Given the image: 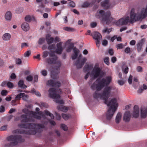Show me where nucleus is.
I'll return each mask as SVG.
<instances>
[{
  "label": "nucleus",
  "instance_id": "f257e3e1",
  "mask_svg": "<svg viewBox=\"0 0 147 147\" xmlns=\"http://www.w3.org/2000/svg\"><path fill=\"white\" fill-rule=\"evenodd\" d=\"M111 88L110 87L106 88L102 95L100 94L97 93L96 91L94 94L95 98H98L103 100L105 103L108 106H110V108L107 111L106 117L107 119L110 120L112 117L115 111L116 110L118 106V104L117 103L116 100L114 98L112 99L110 102L108 100V98L110 95V91Z\"/></svg>",
  "mask_w": 147,
  "mask_h": 147
},
{
  "label": "nucleus",
  "instance_id": "f03ea898",
  "mask_svg": "<svg viewBox=\"0 0 147 147\" xmlns=\"http://www.w3.org/2000/svg\"><path fill=\"white\" fill-rule=\"evenodd\" d=\"M147 16V5L146 8L144 9L140 14L134 13V10L132 9L131 12L130 19L129 16L124 17L116 21L115 24L117 26L126 24L129 22H132L134 21L145 18Z\"/></svg>",
  "mask_w": 147,
  "mask_h": 147
},
{
  "label": "nucleus",
  "instance_id": "7ed1b4c3",
  "mask_svg": "<svg viewBox=\"0 0 147 147\" xmlns=\"http://www.w3.org/2000/svg\"><path fill=\"white\" fill-rule=\"evenodd\" d=\"M111 81V77H108L105 79L102 80L100 82L98 83V81L97 80L94 85L92 86L91 88L92 89L95 88L96 91L100 90L105 86L109 84Z\"/></svg>",
  "mask_w": 147,
  "mask_h": 147
},
{
  "label": "nucleus",
  "instance_id": "20e7f679",
  "mask_svg": "<svg viewBox=\"0 0 147 147\" xmlns=\"http://www.w3.org/2000/svg\"><path fill=\"white\" fill-rule=\"evenodd\" d=\"M57 92L54 88L50 89L49 91V96L54 99V100L59 104H62L64 101L60 98V95Z\"/></svg>",
  "mask_w": 147,
  "mask_h": 147
},
{
  "label": "nucleus",
  "instance_id": "39448f33",
  "mask_svg": "<svg viewBox=\"0 0 147 147\" xmlns=\"http://www.w3.org/2000/svg\"><path fill=\"white\" fill-rule=\"evenodd\" d=\"M111 14L109 11H108L106 13L103 10H100L98 12H97L96 14V16L97 18H102V20L104 19H111V18L110 17Z\"/></svg>",
  "mask_w": 147,
  "mask_h": 147
},
{
  "label": "nucleus",
  "instance_id": "423d86ee",
  "mask_svg": "<svg viewBox=\"0 0 147 147\" xmlns=\"http://www.w3.org/2000/svg\"><path fill=\"white\" fill-rule=\"evenodd\" d=\"M94 39L96 40V44L97 47H99L100 45V40L102 39V36L98 32H94L92 35Z\"/></svg>",
  "mask_w": 147,
  "mask_h": 147
},
{
  "label": "nucleus",
  "instance_id": "0eeeda50",
  "mask_svg": "<svg viewBox=\"0 0 147 147\" xmlns=\"http://www.w3.org/2000/svg\"><path fill=\"white\" fill-rule=\"evenodd\" d=\"M100 73V69L98 67V64H96L93 69L92 74L90 76L92 78H96L98 77Z\"/></svg>",
  "mask_w": 147,
  "mask_h": 147
},
{
  "label": "nucleus",
  "instance_id": "6e6552de",
  "mask_svg": "<svg viewBox=\"0 0 147 147\" xmlns=\"http://www.w3.org/2000/svg\"><path fill=\"white\" fill-rule=\"evenodd\" d=\"M140 115V110L138 107L137 106L134 107V110L132 113V116L134 117L137 118Z\"/></svg>",
  "mask_w": 147,
  "mask_h": 147
},
{
  "label": "nucleus",
  "instance_id": "1a4fd4ad",
  "mask_svg": "<svg viewBox=\"0 0 147 147\" xmlns=\"http://www.w3.org/2000/svg\"><path fill=\"white\" fill-rule=\"evenodd\" d=\"M147 115V108L142 107L140 110V116L142 118L146 117Z\"/></svg>",
  "mask_w": 147,
  "mask_h": 147
},
{
  "label": "nucleus",
  "instance_id": "9d476101",
  "mask_svg": "<svg viewBox=\"0 0 147 147\" xmlns=\"http://www.w3.org/2000/svg\"><path fill=\"white\" fill-rule=\"evenodd\" d=\"M21 27L22 29L25 32L28 31L30 29L29 24L26 22H24L22 24Z\"/></svg>",
  "mask_w": 147,
  "mask_h": 147
},
{
  "label": "nucleus",
  "instance_id": "9b49d317",
  "mask_svg": "<svg viewBox=\"0 0 147 147\" xmlns=\"http://www.w3.org/2000/svg\"><path fill=\"white\" fill-rule=\"evenodd\" d=\"M130 115L129 111H126L124 114L123 117V120L125 122L129 121L130 120Z\"/></svg>",
  "mask_w": 147,
  "mask_h": 147
},
{
  "label": "nucleus",
  "instance_id": "f8f14e48",
  "mask_svg": "<svg viewBox=\"0 0 147 147\" xmlns=\"http://www.w3.org/2000/svg\"><path fill=\"white\" fill-rule=\"evenodd\" d=\"M12 17V13L10 11H7L5 15L4 18L6 21H10Z\"/></svg>",
  "mask_w": 147,
  "mask_h": 147
},
{
  "label": "nucleus",
  "instance_id": "ddd939ff",
  "mask_svg": "<svg viewBox=\"0 0 147 147\" xmlns=\"http://www.w3.org/2000/svg\"><path fill=\"white\" fill-rule=\"evenodd\" d=\"M48 85L52 86H60V83L58 82H55L53 81L50 80L47 83Z\"/></svg>",
  "mask_w": 147,
  "mask_h": 147
},
{
  "label": "nucleus",
  "instance_id": "4468645a",
  "mask_svg": "<svg viewBox=\"0 0 147 147\" xmlns=\"http://www.w3.org/2000/svg\"><path fill=\"white\" fill-rule=\"evenodd\" d=\"M2 38L3 40L4 41H8L10 39L11 35L9 33H5L3 35Z\"/></svg>",
  "mask_w": 147,
  "mask_h": 147
},
{
  "label": "nucleus",
  "instance_id": "2eb2a0df",
  "mask_svg": "<svg viewBox=\"0 0 147 147\" xmlns=\"http://www.w3.org/2000/svg\"><path fill=\"white\" fill-rule=\"evenodd\" d=\"M24 20L27 22H30L34 20V17L32 15H28L25 17Z\"/></svg>",
  "mask_w": 147,
  "mask_h": 147
},
{
  "label": "nucleus",
  "instance_id": "dca6fc26",
  "mask_svg": "<svg viewBox=\"0 0 147 147\" xmlns=\"http://www.w3.org/2000/svg\"><path fill=\"white\" fill-rule=\"evenodd\" d=\"M62 43V42H60L57 44L56 52L58 54H60L62 51V48L61 47Z\"/></svg>",
  "mask_w": 147,
  "mask_h": 147
},
{
  "label": "nucleus",
  "instance_id": "f3484780",
  "mask_svg": "<svg viewBox=\"0 0 147 147\" xmlns=\"http://www.w3.org/2000/svg\"><path fill=\"white\" fill-rule=\"evenodd\" d=\"M74 54L72 56V59H76L78 55V54L79 52V51L76 48H74L73 49Z\"/></svg>",
  "mask_w": 147,
  "mask_h": 147
},
{
  "label": "nucleus",
  "instance_id": "a211bd4d",
  "mask_svg": "<svg viewBox=\"0 0 147 147\" xmlns=\"http://www.w3.org/2000/svg\"><path fill=\"white\" fill-rule=\"evenodd\" d=\"M121 114L120 113H118L115 118V121L117 123H119L121 121Z\"/></svg>",
  "mask_w": 147,
  "mask_h": 147
},
{
  "label": "nucleus",
  "instance_id": "6ab92c4d",
  "mask_svg": "<svg viewBox=\"0 0 147 147\" xmlns=\"http://www.w3.org/2000/svg\"><path fill=\"white\" fill-rule=\"evenodd\" d=\"M46 40L49 44H50L53 42V38L50 37V35L48 34L46 37Z\"/></svg>",
  "mask_w": 147,
  "mask_h": 147
},
{
  "label": "nucleus",
  "instance_id": "aec40b11",
  "mask_svg": "<svg viewBox=\"0 0 147 147\" xmlns=\"http://www.w3.org/2000/svg\"><path fill=\"white\" fill-rule=\"evenodd\" d=\"M18 86L21 88L25 89L27 87V86L24 84V81L22 80H20L18 83Z\"/></svg>",
  "mask_w": 147,
  "mask_h": 147
},
{
  "label": "nucleus",
  "instance_id": "412c9836",
  "mask_svg": "<svg viewBox=\"0 0 147 147\" xmlns=\"http://www.w3.org/2000/svg\"><path fill=\"white\" fill-rule=\"evenodd\" d=\"M24 93H20L17 95L16 97V98L17 99H20L21 98H22L23 100L26 99L24 97Z\"/></svg>",
  "mask_w": 147,
  "mask_h": 147
},
{
  "label": "nucleus",
  "instance_id": "4be33fe9",
  "mask_svg": "<svg viewBox=\"0 0 147 147\" xmlns=\"http://www.w3.org/2000/svg\"><path fill=\"white\" fill-rule=\"evenodd\" d=\"M24 11L23 8L22 7H18L15 10V12L18 14L21 13Z\"/></svg>",
  "mask_w": 147,
  "mask_h": 147
},
{
  "label": "nucleus",
  "instance_id": "5701e85b",
  "mask_svg": "<svg viewBox=\"0 0 147 147\" xmlns=\"http://www.w3.org/2000/svg\"><path fill=\"white\" fill-rule=\"evenodd\" d=\"M122 69L124 73L125 74L127 73L128 72V68L125 64L123 65L122 66Z\"/></svg>",
  "mask_w": 147,
  "mask_h": 147
},
{
  "label": "nucleus",
  "instance_id": "b1692460",
  "mask_svg": "<svg viewBox=\"0 0 147 147\" xmlns=\"http://www.w3.org/2000/svg\"><path fill=\"white\" fill-rule=\"evenodd\" d=\"M7 86L8 87L10 88H12L14 87L13 83L10 82H7Z\"/></svg>",
  "mask_w": 147,
  "mask_h": 147
},
{
  "label": "nucleus",
  "instance_id": "393cba45",
  "mask_svg": "<svg viewBox=\"0 0 147 147\" xmlns=\"http://www.w3.org/2000/svg\"><path fill=\"white\" fill-rule=\"evenodd\" d=\"M59 109L63 112L67 111V109L66 107L63 106H61L58 108Z\"/></svg>",
  "mask_w": 147,
  "mask_h": 147
},
{
  "label": "nucleus",
  "instance_id": "a878e982",
  "mask_svg": "<svg viewBox=\"0 0 147 147\" xmlns=\"http://www.w3.org/2000/svg\"><path fill=\"white\" fill-rule=\"evenodd\" d=\"M31 52L30 51H27L24 54V56L25 57H28L31 54Z\"/></svg>",
  "mask_w": 147,
  "mask_h": 147
},
{
  "label": "nucleus",
  "instance_id": "bb28decb",
  "mask_svg": "<svg viewBox=\"0 0 147 147\" xmlns=\"http://www.w3.org/2000/svg\"><path fill=\"white\" fill-rule=\"evenodd\" d=\"M45 113L46 115H49L50 117L52 119H53L54 118V117L53 115L52 114L50 113L49 111H45Z\"/></svg>",
  "mask_w": 147,
  "mask_h": 147
},
{
  "label": "nucleus",
  "instance_id": "cd10ccee",
  "mask_svg": "<svg viewBox=\"0 0 147 147\" xmlns=\"http://www.w3.org/2000/svg\"><path fill=\"white\" fill-rule=\"evenodd\" d=\"M22 63V60L18 58L16 59V64L20 65Z\"/></svg>",
  "mask_w": 147,
  "mask_h": 147
},
{
  "label": "nucleus",
  "instance_id": "c85d7f7f",
  "mask_svg": "<svg viewBox=\"0 0 147 147\" xmlns=\"http://www.w3.org/2000/svg\"><path fill=\"white\" fill-rule=\"evenodd\" d=\"M10 78L12 80H14L16 78V76L14 73H12L11 74L10 76Z\"/></svg>",
  "mask_w": 147,
  "mask_h": 147
},
{
  "label": "nucleus",
  "instance_id": "c756f323",
  "mask_svg": "<svg viewBox=\"0 0 147 147\" xmlns=\"http://www.w3.org/2000/svg\"><path fill=\"white\" fill-rule=\"evenodd\" d=\"M32 76L31 75H29L26 77V80L28 81H31L32 80Z\"/></svg>",
  "mask_w": 147,
  "mask_h": 147
},
{
  "label": "nucleus",
  "instance_id": "7c9ffc66",
  "mask_svg": "<svg viewBox=\"0 0 147 147\" xmlns=\"http://www.w3.org/2000/svg\"><path fill=\"white\" fill-rule=\"evenodd\" d=\"M61 128L64 131H66L67 129V127L66 125L64 124H62L61 125Z\"/></svg>",
  "mask_w": 147,
  "mask_h": 147
},
{
  "label": "nucleus",
  "instance_id": "2f4dec72",
  "mask_svg": "<svg viewBox=\"0 0 147 147\" xmlns=\"http://www.w3.org/2000/svg\"><path fill=\"white\" fill-rule=\"evenodd\" d=\"M62 115L63 117L65 120H67L69 118V116L67 115L63 114Z\"/></svg>",
  "mask_w": 147,
  "mask_h": 147
},
{
  "label": "nucleus",
  "instance_id": "473e14b6",
  "mask_svg": "<svg viewBox=\"0 0 147 147\" xmlns=\"http://www.w3.org/2000/svg\"><path fill=\"white\" fill-rule=\"evenodd\" d=\"M32 92L38 96H40V94L38 92L34 90Z\"/></svg>",
  "mask_w": 147,
  "mask_h": 147
},
{
  "label": "nucleus",
  "instance_id": "72a5a7b5",
  "mask_svg": "<svg viewBox=\"0 0 147 147\" xmlns=\"http://www.w3.org/2000/svg\"><path fill=\"white\" fill-rule=\"evenodd\" d=\"M132 81V76L130 75L128 79V82L129 84H131Z\"/></svg>",
  "mask_w": 147,
  "mask_h": 147
},
{
  "label": "nucleus",
  "instance_id": "f704fd0d",
  "mask_svg": "<svg viewBox=\"0 0 147 147\" xmlns=\"http://www.w3.org/2000/svg\"><path fill=\"white\" fill-rule=\"evenodd\" d=\"M105 1V2H104L105 3H104V4H103V2H102L101 5L103 6H106L107 7L108 5H109L108 4V1L107 0H106Z\"/></svg>",
  "mask_w": 147,
  "mask_h": 147
},
{
  "label": "nucleus",
  "instance_id": "c9c22d12",
  "mask_svg": "<svg viewBox=\"0 0 147 147\" xmlns=\"http://www.w3.org/2000/svg\"><path fill=\"white\" fill-rule=\"evenodd\" d=\"M116 47L117 49H122L123 47V46L122 44H119L117 45H116Z\"/></svg>",
  "mask_w": 147,
  "mask_h": 147
},
{
  "label": "nucleus",
  "instance_id": "e433bc0d",
  "mask_svg": "<svg viewBox=\"0 0 147 147\" xmlns=\"http://www.w3.org/2000/svg\"><path fill=\"white\" fill-rule=\"evenodd\" d=\"M45 41V39L43 38H40L38 41V43L39 44H41L43 43Z\"/></svg>",
  "mask_w": 147,
  "mask_h": 147
},
{
  "label": "nucleus",
  "instance_id": "4c0bfd02",
  "mask_svg": "<svg viewBox=\"0 0 147 147\" xmlns=\"http://www.w3.org/2000/svg\"><path fill=\"white\" fill-rule=\"evenodd\" d=\"M7 92H8L7 90H3L1 92V94L3 96H5L6 95Z\"/></svg>",
  "mask_w": 147,
  "mask_h": 147
},
{
  "label": "nucleus",
  "instance_id": "58836bf2",
  "mask_svg": "<svg viewBox=\"0 0 147 147\" xmlns=\"http://www.w3.org/2000/svg\"><path fill=\"white\" fill-rule=\"evenodd\" d=\"M105 62L107 65H109V58L108 57H106L105 59Z\"/></svg>",
  "mask_w": 147,
  "mask_h": 147
},
{
  "label": "nucleus",
  "instance_id": "ea45409f",
  "mask_svg": "<svg viewBox=\"0 0 147 147\" xmlns=\"http://www.w3.org/2000/svg\"><path fill=\"white\" fill-rule=\"evenodd\" d=\"M41 74L44 76H45L47 75V71L45 70H43L41 71Z\"/></svg>",
  "mask_w": 147,
  "mask_h": 147
},
{
  "label": "nucleus",
  "instance_id": "a19ab883",
  "mask_svg": "<svg viewBox=\"0 0 147 147\" xmlns=\"http://www.w3.org/2000/svg\"><path fill=\"white\" fill-rule=\"evenodd\" d=\"M28 46V44L27 43H23L22 44L21 46L22 47H27Z\"/></svg>",
  "mask_w": 147,
  "mask_h": 147
},
{
  "label": "nucleus",
  "instance_id": "79ce46f5",
  "mask_svg": "<svg viewBox=\"0 0 147 147\" xmlns=\"http://www.w3.org/2000/svg\"><path fill=\"white\" fill-rule=\"evenodd\" d=\"M64 29L67 31H71L73 29L70 28L68 27H65L64 28Z\"/></svg>",
  "mask_w": 147,
  "mask_h": 147
},
{
  "label": "nucleus",
  "instance_id": "37998d69",
  "mask_svg": "<svg viewBox=\"0 0 147 147\" xmlns=\"http://www.w3.org/2000/svg\"><path fill=\"white\" fill-rule=\"evenodd\" d=\"M108 42L106 40H103L102 42V44L104 46H105L107 45Z\"/></svg>",
  "mask_w": 147,
  "mask_h": 147
},
{
  "label": "nucleus",
  "instance_id": "c03bdc74",
  "mask_svg": "<svg viewBox=\"0 0 147 147\" xmlns=\"http://www.w3.org/2000/svg\"><path fill=\"white\" fill-rule=\"evenodd\" d=\"M117 60V59L115 57H113L111 58V62L113 63H115Z\"/></svg>",
  "mask_w": 147,
  "mask_h": 147
},
{
  "label": "nucleus",
  "instance_id": "a18cd8bd",
  "mask_svg": "<svg viewBox=\"0 0 147 147\" xmlns=\"http://www.w3.org/2000/svg\"><path fill=\"white\" fill-rule=\"evenodd\" d=\"M5 108L3 106H1L0 107V112L1 113H2V112H4L5 111Z\"/></svg>",
  "mask_w": 147,
  "mask_h": 147
},
{
  "label": "nucleus",
  "instance_id": "49530a36",
  "mask_svg": "<svg viewBox=\"0 0 147 147\" xmlns=\"http://www.w3.org/2000/svg\"><path fill=\"white\" fill-rule=\"evenodd\" d=\"M130 51V49L129 47L126 48L125 50V52L127 53H129Z\"/></svg>",
  "mask_w": 147,
  "mask_h": 147
},
{
  "label": "nucleus",
  "instance_id": "de8ad7c7",
  "mask_svg": "<svg viewBox=\"0 0 147 147\" xmlns=\"http://www.w3.org/2000/svg\"><path fill=\"white\" fill-rule=\"evenodd\" d=\"M5 64L4 61L0 58V66L3 65Z\"/></svg>",
  "mask_w": 147,
  "mask_h": 147
},
{
  "label": "nucleus",
  "instance_id": "09e8293b",
  "mask_svg": "<svg viewBox=\"0 0 147 147\" xmlns=\"http://www.w3.org/2000/svg\"><path fill=\"white\" fill-rule=\"evenodd\" d=\"M118 84L121 85H122L124 84V81L123 80H119L118 81Z\"/></svg>",
  "mask_w": 147,
  "mask_h": 147
},
{
  "label": "nucleus",
  "instance_id": "8fccbe9b",
  "mask_svg": "<svg viewBox=\"0 0 147 147\" xmlns=\"http://www.w3.org/2000/svg\"><path fill=\"white\" fill-rule=\"evenodd\" d=\"M69 6L72 7H74L75 6V4L73 1H71L70 2Z\"/></svg>",
  "mask_w": 147,
  "mask_h": 147
},
{
  "label": "nucleus",
  "instance_id": "3c124183",
  "mask_svg": "<svg viewBox=\"0 0 147 147\" xmlns=\"http://www.w3.org/2000/svg\"><path fill=\"white\" fill-rule=\"evenodd\" d=\"M7 128V127L6 126H3L0 128V130L1 131L5 130Z\"/></svg>",
  "mask_w": 147,
  "mask_h": 147
},
{
  "label": "nucleus",
  "instance_id": "603ef678",
  "mask_svg": "<svg viewBox=\"0 0 147 147\" xmlns=\"http://www.w3.org/2000/svg\"><path fill=\"white\" fill-rule=\"evenodd\" d=\"M136 41L134 40H132L130 42V45H134L135 44Z\"/></svg>",
  "mask_w": 147,
  "mask_h": 147
},
{
  "label": "nucleus",
  "instance_id": "864d4df0",
  "mask_svg": "<svg viewBox=\"0 0 147 147\" xmlns=\"http://www.w3.org/2000/svg\"><path fill=\"white\" fill-rule=\"evenodd\" d=\"M109 53L110 55H113V51L112 49H110L109 50Z\"/></svg>",
  "mask_w": 147,
  "mask_h": 147
},
{
  "label": "nucleus",
  "instance_id": "5fc2aeb1",
  "mask_svg": "<svg viewBox=\"0 0 147 147\" xmlns=\"http://www.w3.org/2000/svg\"><path fill=\"white\" fill-rule=\"evenodd\" d=\"M60 4V3L59 2H54L53 3V5L54 6H57L59 5Z\"/></svg>",
  "mask_w": 147,
  "mask_h": 147
},
{
  "label": "nucleus",
  "instance_id": "6e6d98bb",
  "mask_svg": "<svg viewBox=\"0 0 147 147\" xmlns=\"http://www.w3.org/2000/svg\"><path fill=\"white\" fill-rule=\"evenodd\" d=\"M90 25L92 27L94 28L96 26V24L95 22L92 23L90 24Z\"/></svg>",
  "mask_w": 147,
  "mask_h": 147
},
{
  "label": "nucleus",
  "instance_id": "4d7b16f0",
  "mask_svg": "<svg viewBox=\"0 0 147 147\" xmlns=\"http://www.w3.org/2000/svg\"><path fill=\"white\" fill-rule=\"evenodd\" d=\"M138 71H142V68L140 66H138L137 68Z\"/></svg>",
  "mask_w": 147,
  "mask_h": 147
},
{
  "label": "nucleus",
  "instance_id": "13d9d810",
  "mask_svg": "<svg viewBox=\"0 0 147 147\" xmlns=\"http://www.w3.org/2000/svg\"><path fill=\"white\" fill-rule=\"evenodd\" d=\"M117 38V36H114L113 37L111 38V41L113 42L114 40Z\"/></svg>",
  "mask_w": 147,
  "mask_h": 147
},
{
  "label": "nucleus",
  "instance_id": "bf43d9fd",
  "mask_svg": "<svg viewBox=\"0 0 147 147\" xmlns=\"http://www.w3.org/2000/svg\"><path fill=\"white\" fill-rule=\"evenodd\" d=\"M64 20V22L66 23L67 22V17L66 16H65L63 18Z\"/></svg>",
  "mask_w": 147,
  "mask_h": 147
},
{
  "label": "nucleus",
  "instance_id": "052dcab7",
  "mask_svg": "<svg viewBox=\"0 0 147 147\" xmlns=\"http://www.w3.org/2000/svg\"><path fill=\"white\" fill-rule=\"evenodd\" d=\"M126 29H127L126 27H124L120 29V31L121 32L125 30H126Z\"/></svg>",
  "mask_w": 147,
  "mask_h": 147
},
{
  "label": "nucleus",
  "instance_id": "680f3d73",
  "mask_svg": "<svg viewBox=\"0 0 147 147\" xmlns=\"http://www.w3.org/2000/svg\"><path fill=\"white\" fill-rule=\"evenodd\" d=\"M38 80V76L37 75H35L34 76V81L35 82H37Z\"/></svg>",
  "mask_w": 147,
  "mask_h": 147
},
{
  "label": "nucleus",
  "instance_id": "e2e57ef3",
  "mask_svg": "<svg viewBox=\"0 0 147 147\" xmlns=\"http://www.w3.org/2000/svg\"><path fill=\"white\" fill-rule=\"evenodd\" d=\"M147 27V26L146 25H143L141 26V28L142 29H144Z\"/></svg>",
  "mask_w": 147,
  "mask_h": 147
},
{
  "label": "nucleus",
  "instance_id": "0e129e2a",
  "mask_svg": "<svg viewBox=\"0 0 147 147\" xmlns=\"http://www.w3.org/2000/svg\"><path fill=\"white\" fill-rule=\"evenodd\" d=\"M72 48L71 47H69L66 49V51L67 52H70Z\"/></svg>",
  "mask_w": 147,
  "mask_h": 147
},
{
  "label": "nucleus",
  "instance_id": "69168bd1",
  "mask_svg": "<svg viewBox=\"0 0 147 147\" xmlns=\"http://www.w3.org/2000/svg\"><path fill=\"white\" fill-rule=\"evenodd\" d=\"M60 40L59 38L57 37H56L55 38V42H58Z\"/></svg>",
  "mask_w": 147,
  "mask_h": 147
},
{
  "label": "nucleus",
  "instance_id": "338daca9",
  "mask_svg": "<svg viewBox=\"0 0 147 147\" xmlns=\"http://www.w3.org/2000/svg\"><path fill=\"white\" fill-rule=\"evenodd\" d=\"M116 39H117V41H121V38L120 37H117Z\"/></svg>",
  "mask_w": 147,
  "mask_h": 147
},
{
  "label": "nucleus",
  "instance_id": "774afa93",
  "mask_svg": "<svg viewBox=\"0 0 147 147\" xmlns=\"http://www.w3.org/2000/svg\"><path fill=\"white\" fill-rule=\"evenodd\" d=\"M43 17L44 18H47L48 17V14L47 13H45L43 15Z\"/></svg>",
  "mask_w": 147,
  "mask_h": 147
}]
</instances>
